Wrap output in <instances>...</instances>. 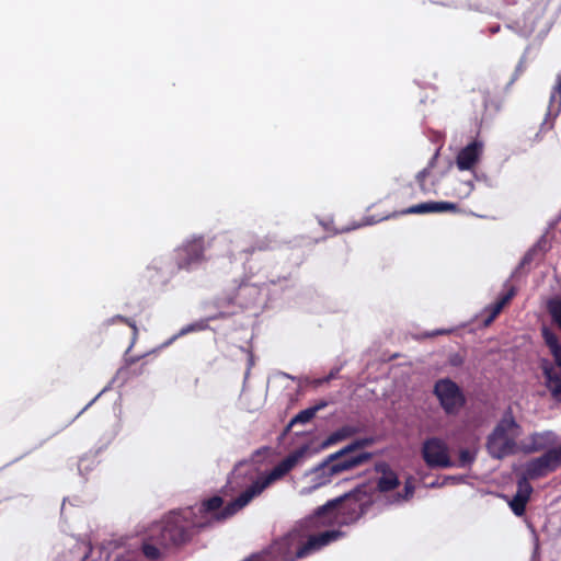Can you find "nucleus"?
Instances as JSON below:
<instances>
[{"label":"nucleus","instance_id":"nucleus-1","mask_svg":"<svg viewBox=\"0 0 561 561\" xmlns=\"http://www.w3.org/2000/svg\"><path fill=\"white\" fill-rule=\"evenodd\" d=\"M369 490L366 484H356L350 491L318 506L312 514L304 518L300 526L320 522V524L342 527L357 523L376 503L375 499L369 497Z\"/></svg>","mask_w":561,"mask_h":561},{"label":"nucleus","instance_id":"nucleus-2","mask_svg":"<svg viewBox=\"0 0 561 561\" xmlns=\"http://www.w3.org/2000/svg\"><path fill=\"white\" fill-rule=\"evenodd\" d=\"M291 470L282 459L265 476H257V469L250 460H240L237 462L228 476L227 483L222 488V493L227 496L238 490H243L241 504L250 503L260 495L271 483L285 477Z\"/></svg>","mask_w":561,"mask_h":561},{"label":"nucleus","instance_id":"nucleus-3","mask_svg":"<svg viewBox=\"0 0 561 561\" xmlns=\"http://www.w3.org/2000/svg\"><path fill=\"white\" fill-rule=\"evenodd\" d=\"M201 530L192 510L183 507L169 512L160 522L152 525L149 538L162 548H179L190 542Z\"/></svg>","mask_w":561,"mask_h":561},{"label":"nucleus","instance_id":"nucleus-4","mask_svg":"<svg viewBox=\"0 0 561 561\" xmlns=\"http://www.w3.org/2000/svg\"><path fill=\"white\" fill-rule=\"evenodd\" d=\"M277 283L284 284L282 285V290L289 286V279L285 276L277 279L270 278L267 283L262 285L243 282L238 286L233 295L217 297L214 300V306L218 310L234 311L233 313H236L237 308L247 309L257 305L263 293L276 295V289H272L270 286L275 287Z\"/></svg>","mask_w":561,"mask_h":561},{"label":"nucleus","instance_id":"nucleus-5","mask_svg":"<svg viewBox=\"0 0 561 561\" xmlns=\"http://www.w3.org/2000/svg\"><path fill=\"white\" fill-rule=\"evenodd\" d=\"M243 490L241 489L239 495L225 506L222 496L216 494L204 500L201 504L186 506V508H191L192 513H194L197 527L205 529L216 522L226 520L249 504H241L240 502V499L243 496Z\"/></svg>","mask_w":561,"mask_h":561},{"label":"nucleus","instance_id":"nucleus-6","mask_svg":"<svg viewBox=\"0 0 561 561\" xmlns=\"http://www.w3.org/2000/svg\"><path fill=\"white\" fill-rule=\"evenodd\" d=\"M209 242L203 234L187 237L173 251V261L179 271L187 273L198 270L206 261V249Z\"/></svg>","mask_w":561,"mask_h":561},{"label":"nucleus","instance_id":"nucleus-7","mask_svg":"<svg viewBox=\"0 0 561 561\" xmlns=\"http://www.w3.org/2000/svg\"><path fill=\"white\" fill-rule=\"evenodd\" d=\"M432 392L440 409L448 416L457 415L468 402L462 388L449 377L437 379Z\"/></svg>","mask_w":561,"mask_h":561},{"label":"nucleus","instance_id":"nucleus-8","mask_svg":"<svg viewBox=\"0 0 561 561\" xmlns=\"http://www.w3.org/2000/svg\"><path fill=\"white\" fill-rule=\"evenodd\" d=\"M374 470L377 474H379L377 478L367 479L360 482L362 484H366L370 489L368 492L369 497L376 500V495L378 493H388L399 488L401 483L399 476L387 461H377L374 465Z\"/></svg>","mask_w":561,"mask_h":561},{"label":"nucleus","instance_id":"nucleus-9","mask_svg":"<svg viewBox=\"0 0 561 561\" xmlns=\"http://www.w3.org/2000/svg\"><path fill=\"white\" fill-rule=\"evenodd\" d=\"M421 455L431 469L455 467V461L449 456L448 445L439 437L426 438L422 444Z\"/></svg>","mask_w":561,"mask_h":561},{"label":"nucleus","instance_id":"nucleus-10","mask_svg":"<svg viewBox=\"0 0 561 561\" xmlns=\"http://www.w3.org/2000/svg\"><path fill=\"white\" fill-rule=\"evenodd\" d=\"M561 466L559 457L552 448L547 449L541 456L526 462L525 471L520 478L536 480L556 471Z\"/></svg>","mask_w":561,"mask_h":561},{"label":"nucleus","instance_id":"nucleus-11","mask_svg":"<svg viewBox=\"0 0 561 561\" xmlns=\"http://www.w3.org/2000/svg\"><path fill=\"white\" fill-rule=\"evenodd\" d=\"M337 462L334 453H331L324 457L318 465L312 467L306 472V476L310 477V485L305 486L300 490L301 495H309L317 489L331 483L333 472H330L331 466Z\"/></svg>","mask_w":561,"mask_h":561},{"label":"nucleus","instance_id":"nucleus-12","mask_svg":"<svg viewBox=\"0 0 561 561\" xmlns=\"http://www.w3.org/2000/svg\"><path fill=\"white\" fill-rule=\"evenodd\" d=\"M147 270L153 273L150 275L151 282L161 288L167 287L179 272L173 257L163 255L153 257Z\"/></svg>","mask_w":561,"mask_h":561},{"label":"nucleus","instance_id":"nucleus-13","mask_svg":"<svg viewBox=\"0 0 561 561\" xmlns=\"http://www.w3.org/2000/svg\"><path fill=\"white\" fill-rule=\"evenodd\" d=\"M482 153L483 142L476 138L459 150L456 156V167L460 171H472L480 161Z\"/></svg>","mask_w":561,"mask_h":561},{"label":"nucleus","instance_id":"nucleus-14","mask_svg":"<svg viewBox=\"0 0 561 561\" xmlns=\"http://www.w3.org/2000/svg\"><path fill=\"white\" fill-rule=\"evenodd\" d=\"M543 13L545 9L542 5H534L528 9L520 19L515 21L513 25L508 24L507 27L514 28L523 37H528L536 30Z\"/></svg>","mask_w":561,"mask_h":561},{"label":"nucleus","instance_id":"nucleus-15","mask_svg":"<svg viewBox=\"0 0 561 561\" xmlns=\"http://www.w3.org/2000/svg\"><path fill=\"white\" fill-rule=\"evenodd\" d=\"M459 206L447 201H427L400 210L401 215H423L430 213H457Z\"/></svg>","mask_w":561,"mask_h":561},{"label":"nucleus","instance_id":"nucleus-16","mask_svg":"<svg viewBox=\"0 0 561 561\" xmlns=\"http://www.w3.org/2000/svg\"><path fill=\"white\" fill-rule=\"evenodd\" d=\"M539 367L545 377V386L550 391L551 397L561 402V368L557 370L554 365L548 358H540Z\"/></svg>","mask_w":561,"mask_h":561},{"label":"nucleus","instance_id":"nucleus-17","mask_svg":"<svg viewBox=\"0 0 561 561\" xmlns=\"http://www.w3.org/2000/svg\"><path fill=\"white\" fill-rule=\"evenodd\" d=\"M534 492L533 485L526 478L517 480V490L513 497L508 501V506L515 516L522 517L526 513V505Z\"/></svg>","mask_w":561,"mask_h":561},{"label":"nucleus","instance_id":"nucleus-18","mask_svg":"<svg viewBox=\"0 0 561 561\" xmlns=\"http://www.w3.org/2000/svg\"><path fill=\"white\" fill-rule=\"evenodd\" d=\"M373 453L370 451H360L348 454V456L340 459L336 463L331 466L330 470L333 472V477L339 476L344 472H348L360 467L364 463H367L373 458Z\"/></svg>","mask_w":561,"mask_h":561},{"label":"nucleus","instance_id":"nucleus-19","mask_svg":"<svg viewBox=\"0 0 561 561\" xmlns=\"http://www.w3.org/2000/svg\"><path fill=\"white\" fill-rule=\"evenodd\" d=\"M519 428V424L515 420L513 410L508 407L502 414L500 421L496 423L492 432L486 437L485 447H490L492 440H499L507 436V432Z\"/></svg>","mask_w":561,"mask_h":561},{"label":"nucleus","instance_id":"nucleus-20","mask_svg":"<svg viewBox=\"0 0 561 561\" xmlns=\"http://www.w3.org/2000/svg\"><path fill=\"white\" fill-rule=\"evenodd\" d=\"M551 243L547 239V232H543L539 239L526 251L518 265L512 272V277H516L522 268L529 265L538 255L543 256L551 250Z\"/></svg>","mask_w":561,"mask_h":561},{"label":"nucleus","instance_id":"nucleus-21","mask_svg":"<svg viewBox=\"0 0 561 561\" xmlns=\"http://www.w3.org/2000/svg\"><path fill=\"white\" fill-rule=\"evenodd\" d=\"M360 432H363V427L345 424L335 430L334 432H332L325 439L321 442V444L318 447H314L313 453L324 450L333 445H336L337 443H341L355 436Z\"/></svg>","mask_w":561,"mask_h":561},{"label":"nucleus","instance_id":"nucleus-22","mask_svg":"<svg viewBox=\"0 0 561 561\" xmlns=\"http://www.w3.org/2000/svg\"><path fill=\"white\" fill-rule=\"evenodd\" d=\"M242 239H243V237L238 236L232 241V248L229 251L230 260H241L242 254L249 255V254H253L257 251L261 252V251H266L268 249V244H267L266 240H264V239L256 240L249 247H243L241 244Z\"/></svg>","mask_w":561,"mask_h":561},{"label":"nucleus","instance_id":"nucleus-23","mask_svg":"<svg viewBox=\"0 0 561 561\" xmlns=\"http://www.w3.org/2000/svg\"><path fill=\"white\" fill-rule=\"evenodd\" d=\"M233 312L234 311L218 310V312H216V313H214L211 316H208L207 318L199 319V320H197L195 322H192V323H188V324L184 325L179 331V335L182 337V336L187 335L190 333L205 331V330H207L209 328V322L210 321H214V320H217V319L228 318L231 314H233Z\"/></svg>","mask_w":561,"mask_h":561},{"label":"nucleus","instance_id":"nucleus-24","mask_svg":"<svg viewBox=\"0 0 561 561\" xmlns=\"http://www.w3.org/2000/svg\"><path fill=\"white\" fill-rule=\"evenodd\" d=\"M503 443L501 445H497V440H492L490 443V447H486V450L491 458L501 460L505 458L508 455H512L515 453L516 448V442L512 437H504L502 438Z\"/></svg>","mask_w":561,"mask_h":561},{"label":"nucleus","instance_id":"nucleus-25","mask_svg":"<svg viewBox=\"0 0 561 561\" xmlns=\"http://www.w3.org/2000/svg\"><path fill=\"white\" fill-rule=\"evenodd\" d=\"M552 435L553 433L550 431H546L542 433L535 432L530 434L529 443L523 447V451L525 454H533L545 450L547 446L550 444L549 437Z\"/></svg>","mask_w":561,"mask_h":561},{"label":"nucleus","instance_id":"nucleus-26","mask_svg":"<svg viewBox=\"0 0 561 561\" xmlns=\"http://www.w3.org/2000/svg\"><path fill=\"white\" fill-rule=\"evenodd\" d=\"M561 112V73L557 76L554 85L550 94L549 106L547 111V118H556Z\"/></svg>","mask_w":561,"mask_h":561},{"label":"nucleus","instance_id":"nucleus-27","mask_svg":"<svg viewBox=\"0 0 561 561\" xmlns=\"http://www.w3.org/2000/svg\"><path fill=\"white\" fill-rule=\"evenodd\" d=\"M313 449L314 448L310 443H305L288 454L285 458H283V460L286 462L288 468L293 470L306 456L313 455Z\"/></svg>","mask_w":561,"mask_h":561},{"label":"nucleus","instance_id":"nucleus-28","mask_svg":"<svg viewBox=\"0 0 561 561\" xmlns=\"http://www.w3.org/2000/svg\"><path fill=\"white\" fill-rule=\"evenodd\" d=\"M121 430L122 425L119 422H116L113 426L105 430L96 443L94 454L98 455L105 450L119 434Z\"/></svg>","mask_w":561,"mask_h":561},{"label":"nucleus","instance_id":"nucleus-29","mask_svg":"<svg viewBox=\"0 0 561 561\" xmlns=\"http://www.w3.org/2000/svg\"><path fill=\"white\" fill-rule=\"evenodd\" d=\"M117 322L125 323V324H127L129 328H131V329H133V339H131V343H130V345H129V346H128V348H127V352H129V351L133 348V346H134V344H135V342H136V339H137V334H138V329H137L136 322H135V320H133V319H130V318H127V317H125V316H122V314H115V316H113V317L107 318L106 320H104L103 325H104V327H110V325H113V324H115V323H117Z\"/></svg>","mask_w":561,"mask_h":561},{"label":"nucleus","instance_id":"nucleus-30","mask_svg":"<svg viewBox=\"0 0 561 561\" xmlns=\"http://www.w3.org/2000/svg\"><path fill=\"white\" fill-rule=\"evenodd\" d=\"M398 216H401L400 211H393L383 217H377L376 215L366 216L363 218V220L360 222H356L352 227H346V228L341 229V232H347V231H351V230H354V229H357V228H360L364 226H371V225L378 224L382 220L396 218Z\"/></svg>","mask_w":561,"mask_h":561},{"label":"nucleus","instance_id":"nucleus-31","mask_svg":"<svg viewBox=\"0 0 561 561\" xmlns=\"http://www.w3.org/2000/svg\"><path fill=\"white\" fill-rule=\"evenodd\" d=\"M125 373V368L122 367L119 368L115 376L108 381V383L89 402L87 403L78 413L77 415H75L72 417V421L71 422H75L79 416H81L90 407H92L98 400L99 398L104 394L105 392H107L108 390L112 389L113 385L116 382V380H118L119 376Z\"/></svg>","mask_w":561,"mask_h":561},{"label":"nucleus","instance_id":"nucleus-32","mask_svg":"<svg viewBox=\"0 0 561 561\" xmlns=\"http://www.w3.org/2000/svg\"><path fill=\"white\" fill-rule=\"evenodd\" d=\"M414 491H415V486L413 484L412 478L409 477L404 481L403 491L402 492H397L396 494H393L391 500H390V503L391 504H397V503H400V502H403V501H409L410 499L413 497Z\"/></svg>","mask_w":561,"mask_h":561},{"label":"nucleus","instance_id":"nucleus-33","mask_svg":"<svg viewBox=\"0 0 561 561\" xmlns=\"http://www.w3.org/2000/svg\"><path fill=\"white\" fill-rule=\"evenodd\" d=\"M547 310L552 322L561 330V297H553L547 301Z\"/></svg>","mask_w":561,"mask_h":561},{"label":"nucleus","instance_id":"nucleus-34","mask_svg":"<svg viewBox=\"0 0 561 561\" xmlns=\"http://www.w3.org/2000/svg\"><path fill=\"white\" fill-rule=\"evenodd\" d=\"M478 450L462 448L459 450L458 462L456 466L459 468H470L477 459Z\"/></svg>","mask_w":561,"mask_h":561},{"label":"nucleus","instance_id":"nucleus-35","mask_svg":"<svg viewBox=\"0 0 561 561\" xmlns=\"http://www.w3.org/2000/svg\"><path fill=\"white\" fill-rule=\"evenodd\" d=\"M160 548L162 547L148 537L142 543L141 551L147 559L154 561L161 557Z\"/></svg>","mask_w":561,"mask_h":561},{"label":"nucleus","instance_id":"nucleus-36","mask_svg":"<svg viewBox=\"0 0 561 561\" xmlns=\"http://www.w3.org/2000/svg\"><path fill=\"white\" fill-rule=\"evenodd\" d=\"M472 176L476 182L478 183H482L484 186L489 187V188H495L497 187V181L496 179L494 178H491L490 175H488L484 171L482 170H478V169H473L472 170Z\"/></svg>","mask_w":561,"mask_h":561},{"label":"nucleus","instance_id":"nucleus-37","mask_svg":"<svg viewBox=\"0 0 561 561\" xmlns=\"http://www.w3.org/2000/svg\"><path fill=\"white\" fill-rule=\"evenodd\" d=\"M375 442H376V439L374 436H365V437L355 438L352 442H350L348 444H350L353 453H360V451H365L364 449L366 447L374 445Z\"/></svg>","mask_w":561,"mask_h":561},{"label":"nucleus","instance_id":"nucleus-38","mask_svg":"<svg viewBox=\"0 0 561 561\" xmlns=\"http://www.w3.org/2000/svg\"><path fill=\"white\" fill-rule=\"evenodd\" d=\"M541 336L549 350L561 344L557 333L548 327H542Z\"/></svg>","mask_w":561,"mask_h":561},{"label":"nucleus","instance_id":"nucleus-39","mask_svg":"<svg viewBox=\"0 0 561 561\" xmlns=\"http://www.w3.org/2000/svg\"><path fill=\"white\" fill-rule=\"evenodd\" d=\"M316 415L313 414V410L306 408L299 411L291 417V424L296 425H305L308 424Z\"/></svg>","mask_w":561,"mask_h":561},{"label":"nucleus","instance_id":"nucleus-40","mask_svg":"<svg viewBox=\"0 0 561 561\" xmlns=\"http://www.w3.org/2000/svg\"><path fill=\"white\" fill-rule=\"evenodd\" d=\"M527 51H528V48H526L525 53L523 54L519 61L517 62L515 70L512 75V78L506 84V90L510 89L514 84V82L519 78V76L525 71Z\"/></svg>","mask_w":561,"mask_h":561},{"label":"nucleus","instance_id":"nucleus-41","mask_svg":"<svg viewBox=\"0 0 561 561\" xmlns=\"http://www.w3.org/2000/svg\"><path fill=\"white\" fill-rule=\"evenodd\" d=\"M517 294V289L514 286H511L506 293L502 294L497 299L496 302L501 305L502 308H504Z\"/></svg>","mask_w":561,"mask_h":561},{"label":"nucleus","instance_id":"nucleus-42","mask_svg":"<svg viewBox=\"0 0 561 561\" xmlns=\"http://www.w3.org/2000/svg\"><path fill=\"white\" fill-rule=\"evenodd\" d=\"M430 172L431 170H428V168H424L421 171H419L417 174L415 175V180L419 183L421 191L423 192H427L424 185V181L430 175Z\"/></svg>","mask_w":561,"mask_h":561},{"label":"nucleus","instance_id":"nucleus-43","mask_svg":"<svg viewBox=\"0 0 561 561\" xmlns=\"http://www.w3.org/2000/svg\"><path fill=\"white\" fill-rule=\"evenodd\" d=\"M549 351L553 357V362L551 363L554 365V368H561V344L550 348Z\"/></svg>","mask_w":561,"mask_h":561},{"label":"nucleus","instance_id":"nucleus-44","mask_svg":"<svg viewBox=\"0 0 561 561\" xmlns=\"http://www.w3.org/2000/svg\"><path fill=\"white\" fill-rule=\"evenodd\" d=\"M448 363L453 367H459V366L463 365L465 358L460 353H451L448 356Z\"/></svg>","mask_w":561,"mask_h":561},{"label":"nucleus","instance_id":"nucleus-45","mask_svg":"<svg viewBox=\"0 0 561 561\" xmlns=\"http://www.w3.org/2000/svg\"><path fill=\"white\" fill-rule=\"evenodd\" d=\"M471 193L470 187L465 186V183L460 181L459 186L456 188V196L459 198H468Z\"/></svg>","mask_w":561,"mask_h":561},{"label":"nucleus","instance_id":"nucleus-46","mask_svg":"<svg viewBox=\"0 0 561 561\" xmlns=\"http://www.w3.org/2000/svg\"><path fill=\"white\" fill-rule=\"evenodd\" d=\"M128 353L129 352H127V351L125 352V358H124L126 367H129V366L136 364L137 362H139L140 359L146 357L148 354H150V352H148V353H145L141 355L127 356Z\"/></svg>","mask_w":561,"mask_h":561},{"label":"nucleus","instance_id":"nucleus-47","mask_svg":"<svg viewBox=\"0 0 561 561\" xmlns=\"http://www.w3.org/2000/svg\"><path fill=\"white\" fill-rule=\"evenodd\" d=\"M181 336L179 335V332H176L175 334L170 336L167 341H164L162 344H160L158 347L153 348L150 353H156L158 351H161V350H164V348L169 347L170 345H172Z\"/></svg>","mask_w":561,"mask_h":561},{"label":"nucleus","instance_id":"nucleus-48","mask_svg":"<svg viewBox=\"0 0 561 561\" xmlns=\"http://www.w3.org/2000/svg\"><path fill=\"white\" fill-rule=\"evenodd\" d=\"M340 370H341V367H335V368L331 369V371L327 376H324L323 378L318 380V383L319 385L329 383L331 380H333L337 377Z\"/></svg>","mask_w":561,"mask_h":561},{"label":"nucleus","instance_id":"nucleus-49","mask_svg":"<svg viewBox=\"0 0 561 561\" xmlns=\"http://www.w3.org/2000/svg\"><path fill=\"white\" fill-rule=\"evenodd\" d=\"M352 451L353 450H352L350 444H346L345 446H343L340 449H337L336 451H334V455L339 461L340 459L344 458L345 456L347 457L348 454H352Z\"/></svg>","mask_w":561,"mask_h":561},{"label":"nucleus","instance_id":"nucleus-50","mask_svg":"<svg viewBox=\"0 0 561 561\" xmlns=\"http://www.w3.org/2000/svg\"><path fill=\"white\" fill-rule=\"evenodd\" d=\"M295 425L296 424H291V420L288 422V424L284 427V430L282 431V433L277 437L278 443H283L285 440V438L288 436V434L290 433L291 428Z\"/></svg>","mask_w":561,"mask_h":561},{"label":"nucleus","instance_id":"nucleus-51","mask_svg":"<svg viewBox=\"0 0 561 561\" xmlns=\"http://www.w3.org/2000/svg\"><path fill=\"white\" fill-rule=\"evenodd\" d=\"M486 310L489 311L490 314H492L493 317H497L500 314V312L503 310V308L501 307L500 304H497L496 301L491 304L489 307H486Z\"/></svg>","mask_w":561,"mask_h":561},{"label":"nucleus","instance_id":"nucleus-52","mask_svg":"<svg viewBox=\"0 0 561 561\" xmlns=\"http://www.w3.org/2000/svg\"><path fill=\"white\" fill-rule=\"evenodd\" d=\"M85 461H88V456H83L80 458L79 462H78V471L81 476H83V471L84 470H90L92 467L90 465H87L84 466Z\"/></svg>","mask_w":561,"mask_h":561},{"label":"nucleus","instance_id":"nucleus-53","mask_svg":"<svg viewBox=\"0 0 561 561\" xmlns=\"http://www.w3.org/2000/svg\"><path fill=\"white\" fill-rule=\"evenodd\" d=\"M329 405V402L327 400H320L314 405L309 407V409L313 410V414L317 415V413L324 408Z\"/></svg>","mask_w":561,"mask_h":561},{"label":"nucleus","instance_id":"nucleus-54","mask_svg":"<svg viewBox=\"0 0 561 561\" xmlns=\"http://www.w3.org/2000/svg\"><path fill=\"white\" fill-rule=\"evenodd\" d=\"M451 331H453L451 329H436L434 331L427 332L425 335L428 337H434V336L442 335V334H448Z\"/></svg>","mask_w":561,"mask_h":561},{"label":"nucleus","instance_id":"nucleus-55","mask_svg":"<svg viewBox=\"0 0 561 561\" xmlns=\"http://www.w3.org/2000/svg\"><path fill=\"white\" fill-rule=\"evenodd\" d=\"M444 481H445V484H447L448 482L461 483L465 481V477L463 476H446Z\"/></svg>","mask_w":561,"mask_h":561},{"label":"nucleus","instance_id":"nucleus-56","mask_svg":"<svg viewBox=\"0 0 561 561\" xmlns=\"http://www.w3.org/2000/svg\"><path fill=\"white\" fill-rule=\"evenodd\" d=\"M438 157H439V149H436V151L434 152V154L432 156V158L430 159V161L427 162V165L425 168H428V170H432L436 165Z\"/></svg>","mask_w":561,"mask_h":561},{"label":"nucleus","instance_id":"nucleus-57","mask_svg":"<svg viewBox=\"0 0 561 561\" xmlns=\"http://www.w3.org/2000/svg\"><path fill=\"white\" fill-rule=\"evenodd\" d=\"M559 219H560V218H559V217H557V218H554V219H552V220H550V221L548 222V227H547V229H546V231H545V232H547V234L549 233V231H550V230H552V229H554V228L557 227V225H558V222H559Z\"/></svg>","mask_w":561,"mask_h":561},{"label":"nucleus","instance_id":"nucleus-58","mask_svg":"<svg viewBox=\"0 0 561 561\" xmlns=\"http://www.w3.org/2000/svg\"><path fill=\"white\" fill-rule=\"evenodd\" d=\"M462 182L465 183V186L470 187V191L473 192L476 182L473 178L471 180H463Z\"/></svg>","mask_w":561,"mask_h":561},{"label":"nucleus","instance_id":"nucleus-59","mask_svg":"<svg viewBox=\"0 0 561 561\" xmlns=\"http://www.w3.org/2000/svg\"><path fill=\"white\" fill-rule=\"evenodd\" d=\"M495 320V317H493L492 314H488L484 320H483V324L485 327L490 325L493 321Z\"/></svg>","mask_w":561,"mask_h":561},{"label":"nucleus","instance_id":"nucleus-60","mask_svg":"<svg viewBox=\"0 0 561 561\" xmlns=\"http://www.w3.org/2000/svg\"><path fill=\"white\" fill-rule=\"evenodd\" d=\"M444 485H445V481L439 482L438 480H435V481L431 482L428 486L434 489V488H440Z\"/></svg>","mask_w":561,"mask_h":561},{"label":"nucleus","instance_id":"nucleus-61","mask_svg":"<svg viewBox=\"0 0 561 561\" xmlns=\"http://www.w3.org/2000/svg\"><path fill=\"white\" fill-rule=\"evenodd\" d=\"M500 28H501L500 24H494V25L489 27V32L491 34H495V33H497L500 31Z\"/></svg>","mask_w":561,"mask_h":561},{"label":"nucleus","instance_id":"nucleus-62","mask_svg":"<svg viewBox=\"0 0 561 561\" xmlns=\"http://www.w3.org/2000/svg\"><path fill=\"white\" fill-rule=\"evenodd\" d=\"M31 451H32V450H28V451L24 453L23 455H21L20 457H18V458H15V459L11 460L7 466H10V465H12V463H14V462H18V461H19V460H21L23 457H25L26 455H28Z\"/></svg>","mask_w":561,"mask_h":561},{"label":"nucleus","instance_id":"nucleus-63","mask_svg":"<svg viewBox=\"0 0 561 561\" xmlns=\"http://www.w3.org/2000/svg\"><path fill=\"white\" fill-rule=\"evenodd\" d=\"M554 451V454L559 457L560 461H561V444L557 447H551Z\"/></svg>","mask_w":561,"mask_h":561},{"label":"nucleus","instance_id":"nucleus-64","mask_svg":"<svg viewBox=\"0 0 561 561\" xmlns=\"http://www.w3.org/2000/svg\"><path fill=\"white\" fill-rule=\"evenodd\" d=\"M265 450H266V451L268 450V447H267V446H265V447H261V448L256 449V450L254 451V454H255V455H262V454H263V451H265Z\"/></svg>","mask_w":561,"mask_h":561}]
</instances>
